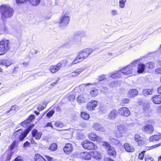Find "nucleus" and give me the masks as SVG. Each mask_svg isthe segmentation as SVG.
Listing matches in <instances>:
<instances>
[{"instance_id": "nucleus-1", "label": "nucleus", "mask_w": 161, "mask_h": 161, "mask_svg": "<svg viewBox=\"0 0 161 161\" xmlns=\"http://www.w3.org/2000/svg\"><path fill=\"white\" fill-rule=\"evenodd\" d=\"M0 12L2 19L5 20L7 18L12 17L14 13V10L8 5H2L0 6Z\"/></svg>"}, {"instance_id": "nucleus-2", "label": "nucleus", "mask_w": 161, "mask_h": 161, "mask_svg": "<svg viewBox=\"0 0 161 161\" xmlns=\"http://www.w3.org/2000/svg\"><path fill=\"white\" fill-rule=\"evenodd\" d=\"M10 49V42L8 40L0 41V55L5 54Z\"/></svg>"}, {"instance_id": "nucleus-3", "label": "nucleus", "mask_w": 161, "mask_h": 161, "mask_svg": "<svg viewBox=\"0 0 161 161\" xmlns=\"http://www.w3.org/2000/svg\"><path fill=\"white\" fill-rule=\"evenodd\" d=\"M92 50L90 48L84 49L79 52L78 55L83 60L89 56L92 52Z\"/></svg>"}, {"instance_id": "nucleus-4", "label": "nucleus", "mask_w": 161, "mask_h": 161, "mask_svg": "<svg viewBox=\"0 0 161 161\" xmlns=\"http://www.w3.org/2000/svg\"><path fill=\"white\" fill-rule=\"evenodd\" d=\"M82 145L84 148L89 150L95 149L97 147L92 142L86 140L83 141L82 143Z\"/></svg>"}, {"instance_id": "nucleus-5", "label": "nucleus", "mask_w": 161, "mask_h": 161, "mask_svg": "<svg viewBox=\"0 0 161 161\" xmlns=\"http://www.w3.org/2000/svg\"><path fill=\"white\" fill-rule=\"evenodd\" d=\"M69 20V17L66 14L61 16L59 23L60 26H65L68 24Z\"/></svg>"}, {"instance_id": "nucleus-6", "label": "nucleus", "mask_w": 161, "mask_h": 161, "mask_svg": "<svg viewBox=\"0 0 161 161\" xmlns=\"http://www.w3.org/2000/svg\"><path fill=\"white\" fill-rule=\"evenodd\" d=\"M98 105V102L97 101L92 100L87 103L86 108L89 110L92 111L95 110V108Z\"/></svg>"}, {"instance_id": "nucleus-7", "label": "nucleus", "mask_w": 161, "mask_h": 161, "mask_svg": "<svg viewBox=\"0 0 161 161\" xmlns=\"http://www.w3.org/2000/svg\"><path fill=\"white\" fill-rule=\"evenodd\" d=\"M34 126V124H32L28 128L26 129L24 132H22L19 136V140L20 141H22L26 136L27 134Z\"/></svg>"}, {"instance_id": "nucleus-8", "label": "nucleus", "mask_w": 161, "mask_h": 161, "mask_svg": "<svg viewBox=\"0 0 161 161\" xmlns=\"http://www.w3.org/2000/svg\"><path fill=\"white\" fill-rule=\"evenodd\" d=\"M78 157L80 158L85 160H90L91 159L90 152L88 153L86 152H78L77 153Z\"/></svg>"}, {"instance_id": "nucleus-9", "label": "nucleus", "mask_w": 161, "mask_h": 161, "mask_svg": "<svg viewBox=\"0 0 161 161\" xmlns=\"http://www.w3.org/2000/svg\"><path fill=\"white\" fill-rule=\"evenodd\" d=\"M89 96L86 93L80 94L77 98V101L79 103H85L89 100Z\"/></svg>"}, {"instance_id": "nucleus-10", "label": "nucleus", "mask_w": 161, "mask_h": 161, "mask_svg": "<svg viewBox=\"0 0 161 161\" xmlns=\"http://www.w3.org/2000/svg\"><path fill=\"white\" fill-rule=\"evenodd\" d=\"M81 36L80 34L77 33H75L74 36V38L71 39L69 42H67L66 46L67 45H71L75 43V42H78L81 40Z\"/></svg>"}, {"instance_id": "nucleus-11", "label": "nucleus", "mask_w": 161, "mask_h": 161, "mask_svg": "<svg viewBox=\"0 0 161 161\" xmlns=\"http://www.w3.org/2000/svg\"><path fill=\"white\" fill-rule=\"evenodd\" d=\"M142 130L145 133L151 134L154 131V129L152 125L147 124L142 127Z\"/></svg>"}, {"instance_id": "nucleus-12", "label": "nucleus", "mask_w": 161, "mask_h": 161, "mask_svg": "<svg viewBox=\"0 0 161 161\" xmlns=\"http://www.w3.org/2000/svg\"><path fill=\"white\" fill-rule=\"evenodd\" d=\"M119 111L120 114L125 117L128 116L130 114V110L126 107H123L120 108Z\"/></svg>"}, {"instance_id": "nucleus-13", "label": "nucleus", "mask_w": 161, "mask_h": 161, "mask_svg": "<svg viewBox=\"0 0 161 161\" xmlns=\"http://www.w3.org/2000/svg\"><path fill=\"white\" fill-rule=\"evenodd\" d=\"M93 128L95 130L100 132H104L105 131V129L103 125L97 123H95L93 124Z\"/></svg>"}, {"instance_id": "nucleus-14", "label": "nucleus", "mask_w": 161, "mask_h": 161, "mask_svg": "<svg viewBox=\"0 0 161 161\" xmlns=\"http://www.w3.org/2000/svg\"><path fill=\"white\" fill-rule=\"evenodd\" d=\"M121 71L122 73L124 75H126L130 74L132 71V66L130 65H129L124 68Z\"/></svg>"}, {"instance_id": "nucleus-15", "label": "nucleus", "mask_w": 161, "mask_h": 161, "mask_svg": "<svg viewBox=\"0 0 161 161\" xmlns=\"http://www.w3.org/2000/svg\"><path fill=\"white\" fill-rule=\"evenodd\" d=\"M135 141L137 142L138 144L140 146H142L144 144V141L143 140V138L141 137L140 134H136L134 136Z\"/></svg>"}, {"instance_id": "nucleus-16", "label": "nucleus", "mask_w": 161, "mask_h": 161, "mask_svg": "<svg viewBox=\"0 0 161 161\" xmlns=\"http://www.w3.org/2000/svg\"><path fill=\"white\" fill-rule=\"evenodd\" d=\"M91 157L92 156L96 159H101L102 158L101 153L97 151H94L90 152Z\"/></svg>"}, {"instance_id": "nucleus-17", "label": "nucleus", "mask_w": 161, "mask_h": 161, "mask_svg": "<svg viewBox=\"0 0 161 161\" xmlns=\"http://www.w3.org/2000/svg\"><path fill=\"white\" fill-rule=\"evenodd\" d=\"M117 111L115 109H113L109 113L108 118L110 119H114L117 117Z\"/></svg>"}, {"instance_id": "nucleus-18", "label": "nucleus", "mask_w": 161, "mask_h": 161, "mask_svg": "<svg viewBox=\"0 0 161 161\" xmlns=\"http://www.w3.org/2000/svg\"><path fill=\"white\" fill-rule=\"evenodd\" d=\"M32 134L33 137H35L36 139L39 140L42 135L41 132H38V130L36 129H34L32 130Z\"/></svg>"}, {"instance_id": "nucleus-19", "label": "nucleus", "mask_w": 161, "mask_h": 161, "mask_svg": "<svg viewBox=\"0 0 161 161\" xmlns=\"http://www.w3.org/2000/svg\"><path fill=\"white\" fill-rule=\"evenodd\" d=\"M64 151L65 153H71L73 150V147L72 145L70 143L66 144L64 148Z\"/></svg>"}, {"instance_id": "nucleus-20", "label": "nucleus", "mask_w": 161, "mask_h": 161, "mask_svg": "<svg viewBox=\"0 0 161 161\" xmlns=\"http://www.w3.org/2000/svg\"><path fill=\"white\" fill-rule=\"evenodd\" d=\"M117 130L121 135L125 134L126 132V127L123 125H120L117 126Z\"/></svg>"}, {"instance_id": "nucleus-21", "label": "nucleus", "mask_w": 161, "mask_h": 161, "mask_svg": "<svg viewBox=\"0 0 161 161\" xmlns=\"http://www.w3.org/2000/svg\"><path fill=\"white\" fill-rule=\"evenodd\" d=\"M152 101L155 104H159L161 103V96L155 95L153 97Z\"/></svg>"}, {"instance_id": "nucleus-22", "label": "nucleus", "mask_w": 161, "mask_h": 161, "mask_svg": "<svg viewBox=\"0 0 161 161\" xmlns=\"http://www.w3.org/2000/svg\"><path fill=\"white\" fill-rule=\"evenodd\" d=\"M138 93L136 89H131L128 92L127 95L129 97H133L136 96Z\"/></svg>"}, {"instance_id": "nucleus-23", "label": "nucleus", "mask_w": 161, "mask_h": 161, "mask_svg": "<svg viewBox=\"0 0 161 161\" xmlns=\"http://www.w3.org/2000/svg\"><path fill=\"white\" fill-rule=\"evenodd\" d=\"M60 64H58L56 65L50 67V69L51 72L54 73L57 72L60 68Z\"/></svg>"}, {"instance_id": "nucleus-24", "label": "nucleus", "mask_w": 161, "mask_h": 161, "mask_svg": "<svg viewBox=\"0 0 161 161\" xmlns=\"http://www.w3.org/2000/svg\"><path fill=\"white\" fill-rule=\"evenodd\" d=\"M124 146L126 151L128 152H132L134 150V148L128 143H125Z\"/></svg>"}, {"instance_id": "nucleus-25", "label": "nucleus", "mask_w": 161, "mask_h": 161, "mask_svg": "<svg viewBox=\"0 0 161 161\" xmlns=\"http://www.w3.org/2000/svg\"><path fill=\"white\" fill-rule=\"evenodd\" d=\"M122 72L121 70H119L117 71L114 72L110 73L111 77L113 78H116L120 77L121 76Z\"/></svg>"}, {"instance_id": "nucleus-26", "label": "nucleus", "mask_w": 161, "mask_h": 161, "mask_svg": "<svg viewBox=\"0 0 161 161\" xmlns=\"http://www.w3.org/2000/svg\"><path fill=\"white\" fill-rule=\"evenodd\" d=\"M108 152L110 156L114 157L116 155V152L115 150L113 147H110L108 149Z\"/></svg>"}, {"instance_id": "nucleus-27", "label": "nucleus", "mask_w": 161, "mask_h": 161, "mask_svg": "<svg viewBox=\"0 0 161 161\" xmlns=\"http://www.w3.org/2000/svg\"><path fill=\"white\" fill-rule=\"evenodd\" d=\"M145 69H146L145 64H140L138 65L137 72L139 73H143Z\"/></svg>"}, {"instance_id": "nucleus-28", "label": "nucleus", "mask_w": 161, "mask_h": 161, "mask_svg": "<svg viewBox=\"0 0 161 161\" xmlns=\"http://www.w3.org/2000/svg\"><path fill=\"white\" fill-rule=\"evenodd\" d=\"M155 63L153 62H149L147 63L145 65L146 68L148 70L151 69L155 67Z\"/></svg>"}, {"instance_id": "nucleus-29", "label": "nucleus", "mask_w": 161, "mask_h": 161, "mask_svg": "<svg viewBox=\"0 0 161 161\" xmlns=\"http://www.w3.org/2000/svg\"><path fill=\"white\" fill-rule=\"evenodd\" d=\"M85 138V136L83 133L81 131H78L76 133V138L77 139L83 140Z\"/></svg>"}, {"instance_id": "nucleus-30", "label": "nucleus", "mask_w": 161, "mask_h": 161, "mask_svg": "<svg viewBox=\"0 0 161 161\" xmlns=\"http://www.w3.org/2000/svg\"><path fill=\"white\" fill-rule=\"evenodd\" d=\"M153 92V90L152 89H144L142 90V93L145 96L151 95Z\"/></svg>"}, {"instance_id": "nucleus-31", "label": "nucleus", "mask_w": 161, "mask_h": 161, "mask_svg": "<svg viewBox=\"0 0 161 161\" xmlns=\"http://www.w3.org/2000/svg\"><path fill=\"white\" fill-rule=\"evenodd\" d=\"M35 161H46L43 157L39 154H36L34 157Z\"/></svg>"}, {"instance_id": "nucleus-32", "label": "nucleus", "mask_w": 161, "mask_h": 161, "mask_svg": "<svg viewBox=\"0 0 161 161\" xmlns=\"http://www.w3.org/2000/svg\"><path fill=\"white\" fill-rule=\"evenodd\" d=\"M30 4L34 6H36L40 3L41 0H28Z\"/></svg>"}, {"instance_id": "nucleus-33", "label": "nucleus", "mask_w": 161, "mask_h": 161, "mask_svg": "<svg viewBox=\"0 0 161 161\" xmlns=\"http://www.w3.org/2000/svg\"><path fill=\"white\" fill-rule=\"evenodd\" d=\"M35 119V115L33 114L31 115L25 121H23V124L24 123H28V122H29L30 123L32 122Z\"/></svg>"}, {"instance_id": "nucleus-34", "label": "nucleus", "mask_w": 161, "mask_h": 161, "mask_svg": "<svg viewBox=\"0 0 161 161\" xmlns=\"http://www.w3.org/2000/svg\"><path fill=\"white\" fill-rule=\"evenodd\" d=\"M161 136L159 135H154L151 136L149 138L150 141H154L158 140L160 139Z\"/></svg>"}, {"instance_id": "nucleus-35", "label": "nucleus", "mask_w": 161, "mask_h": 161, "mask_svg": "<svg viewBox=\"0 0 161 161\" xmlns=\"http://www.w3.org/2000/svg\"><path fill=\"white\" fill-rule=\"evenodd\" d=\"M83 60L77 54L76 57L75 58L74 61L72 62V64H77L81 61Z\"/></svg>"}, {"instance_id": "nucleus-36", "label": "nucleus", "mask_w": 161, "mask_h": 161, "mask_svg": "<svg viewBox=\"0 0 161 161\" xmlns=\"http://www.w3.org/2000/svg\"><path fill=\"white\" fill-rule=\"evenodd\" d=\"M81 116L82 118L86 120L88 119L90 117V116L89 114L84 112H81Z\"/></svg>"}, {"instance_id": "nucleus-37", "label": "nucleus", "mask_w": 161, "mask_h": 161, "mask_svg": "<svg viewBox=\"0 0 161 161\" xmlns=\"http://www.w3.org/2000/svg\"><path fill=\"white\" fill-rule=\"evenodd\" d=\"M89 138L92 140L95 141L97 135L94 133L91 132L89 133L88 135Z\"/></svg>"}, {"instance_id": "nucleus-38", "label": "nucleus", "mask_w": 161, "mask_h": 161, "mask_svg": "<svg viewBox=\"0 0 161 161\" xmlns=\"http://www.w3.org/2000/svg\"><path fill=\"white\" fill-rule=\"evenodd\" d=\"M126 0H119V6L120 8H124L125 7Z\"/></svg>"}, {"instance_id": "nucleus-39", "label": "nucleus", "mask_w": 161, "mask_h": 161, "mask_svg": "<svg viewBox=\"0 0 161 161\" xmlns=\"http://www.w3.org/2000/svg\"><path fill=\"white\" fill-rule=\"evenodd\" d=\"M57 148V145L55 143L52 144L49 147V149L52 151H55Z\"/></svg>"}, {"instance_id": "nucleus-40", "label": "nucleus", "mask_w": 161, "mask_h": 161, "mask_svg": "<svg viewBox=\"0 0 161 161\" xmlns=\"http://www.w3.org/2000/svg\"><path fill=\"white\" fill-rule=\"evenodd\" d=\"M64 125L61 121H58L56 122L55 123V126L59 127L62 128L64 126Z\"/></svg>"}, {"instance_id": "nucleus-41", "label": "nucleus", "mask_w": 161, "mask_h": 161, "mask_svg": "<svg viewBox=\"0 0 161 161\" xmlns=\"http://www.w3.org/2000/svg\"><path fill=\"white\" fill-rule=\"evenodd\" d=\"M98 93V90L96 88H94L90 92V94L92 96L95 97L97 95Z\"/></svg>"}, {"instance_id": "nucleus-42", "label": "nucleus", "mask_w": 161, "mask_h": 161, "mask_svg": "<svg viewBox=\"0 0 161 161\" xmlns=\"http://www.w3.org/2000/svg\"><path fill=\"white\" fill-rule=\"evenodd\" d=\"M85 69L83 68L78 69L74 71L76 76L79 75L80 73L84 70Z\"/></svg>"}, {"instance_id": "nucleus-43", "label": "nucleus", "mask_w": 161, "mask_h": 161, "mask_svg": "<svg viewBox=\"0 0 161 161\" xmlns=\"http://www.w3.org/2000/svg\"><path fill=\"white\" fill-rule=\"evenodd\" d=\"M144 111L147 114H149L151 111L149 106H147L146 107L144 106L143 108Z\"/></svg>"}, {"instance_id": "nucleus-44", "label": "nucleus", "mask_w": 161, "mask_h": 161, "mask_svg": "<svg viewBox=\"0 0 161 161\" xmlns=\"http://www.w3.org/2000/svg\"><path fill=\"white\" fill-rule=\"evenodd\" d=\"M67 64V61L66 60H64L60 61L58 64H60V67L61 68L62 66H65Z\"/></svg>"}, {"instance_id": "nucleus-45", "label": "nucleus", "mask_w": 161, "mask_h": 161, "mask_svg": "<svg viewBox=\"0 0 161 161\" xmlns=\"http://www.w3.org/2000/svg\"><path fill=\"white\" fill-rule=\"evenodd\" d=\"M54 113V110H52L48 112L46 114V116L48 118L52 117Z\"/></svg>"}, {"instance_id": "nucleus-46", "label": "nucleus", "mask_w": 161, "mask_h": 161, "mask_svg": "<svg viewBox=\"0 0 161 161\" xmlns=\"http://www.w3.org/2000/svg\"><path fill=\"white\" fill-rule=\"evenodd\" d=\"M118 82L117 81H113L111 83L109 84V86L111 87H116L118 85Z\"/></svg>"}, {"instance_id": "nucleus-47", "label": "nucleus", "mask_w": 161, "mask_h": 161, "mask_svg": "<svg viewBox=\"0 0 161 161\" xmlns=\"http://www.w3.org/2000/svg\"><path fill=\"white\" fill-rule=\"evenodd\" d=\"M106 77V75L105 74L102 75H101L98 76V79L99 81H101L103 80L104 79H105Z\"/></svg>"}, {"instance_id": "nucleus-48", "label": "nucleus", "mask_w": 161, "mask_h": 161, "mask_svg": "<svg viewBox=\"0 0 161 161\" xmlns=\"http://www.w3.org/2000/svg\"><path fill=\"white\" fill-rule=\"evenodd\" d=\"M111 14L112 16H114L118 14V11L116 10H112L111 11Z\"/></svg>"}, {"instance_id": "nucleus-49", "label": "nucleus", "mask_w": 161, "mask_h": 161, "mask_svg": "<svg viewBox=\"0 0 161 161\" xmlns=\"http://www.w3.org/2000/svg\"><path fill=\"white\" fill-rule=\"evenodd\" d=\"M22 131H23V130L22 129H19V130H17V131H15L14 132V135L15 136L17 135H18L19 136L20 134L21 133H22Z\"/></svg>"}, {"instance_id": "nucleus-50", "label": "nucleus", "mask_w": 161, "mask_h": 161, "mask_svg": "<svg viewBox=\"0 0 161 161\" xmlns=\"http://www.w3.org/2000/svg\"><path fill=\"white\" fill-rule=\"evenodd\" d=\"M95 141H96L98 143H100L102 142L103 138L101 137L97 136L96 139Z\"/></svg>"}, {"instance_id": "nucleus-51", "label": "nucleus", "mask_w": 161, "mask_h": 161, "mask_svg": "<svg viewBox=\"0 0 161 161\" xmlns=\"http://www.w3.org/2000/svg\"><path fill=\"white\" fill-rule=\"evenodd\" d=\"M145 152V151H143L140 153L138 156V158L140 159H142L144 156V154Z\"/></svg>"}, {"instance_id": "nucleus-52", "label": "nucleus", "mask_w": 161, "mask_h": 161, "mask_svg": "<svg viewBox=\"0 0 161 161\" xmlns=\"http://www.w3.org/2000/svg\"><path fill=\"white\" fill-rule=\"evenodd\" d=\"M13 153H11L8 154L6 159V161H9L11 160V157L13 155Z\"/></svg>"}, {"instance_id": "nucleus-53", "label": "nucleus", "mask_w": 161, "mask_h": 161, "mask_svg": "<svg viewBox=\"0 0 161 161\" xmlns=\"http://www.w3.org/2000/svg\"><path fill=\"white\" fill-rule=\"evenodd\" d=\"M26 1H28V0H16V3L18 5L23 3Z\"/></svg>"}, {"instance_id": "nucleus-54", "label": "nucleus", "mask_w": 161, "mask_h": 161, "mask_svg": "<svg viewBox=\"0 0 161 161\" xmlns=\"http://www.w3.org/2000/svg\"><path fill=\"white\" fill-rule=\"evenodd\" d=\"M122 101L124 104H126L129 102L130 100L128 98H124L122 99Z\"/></svg>"}, {"instance_id": "nucleus-55", "label": "nucleus", "mask_w": 161, "mask_h": 161, "mask_svg": "<svg viewBox=\"0 0 161 161\" xmlns=\"http://www.w3.org/2000/svg\"><path fill=\"white\" fill-rule=\"evenodd\" d=\"M14 161H24V160L21 158V157L18 156L14 159Z\"/></svg>"}, {"instance_id": "nucleus-56", "label": "nucleus", "mask_w": 161, "mask_h": 161, "mask_svg": "<svg viewBox=\"0 0 161 161\" xmlns=\"http://www.w3.org/2000/svg\"><path fill=\"white\" fill-rule=\"evenodd\" d=\"M28 123H24L23 124V121L21 123V125L24 127H26L28 125H29L31 123L29 122H28Z\"/></svg>"}, {"instance_id": "nucleus-57", "label": "nucleus", "mask_w": 161, "mask_h": 161, "mask_svg": "<svg viewBox=\"0 0 161 161\" xmlns=\"http://www.w3.org/2000/svg\"><path fill=\"white\" fill-rule=\"evenodd\" d=\"M102 145L106 147H108L110 146V144L107 142H103Z\"/></svg>"}, {"instance_id": "nucleus-58", "label": "nucleus", "mask_w": 161, "mask_h": 161, "mask_svg": "<svg viewBox=\"0 0 161 161\" xmlns=\"http://www.w3.org/2000/svg\"><path fill=\"white\" fill-rule=\"evenodd\" d=\"M30 145V144L29 142L28 141H26L25 143L23 144V147H29Z\"/></svg>"}, {"instance_id": "nucleus-59", "label": "nucleus", "mask_w": 161, "mask_h": 161, "mask_svg": "<svg viewBox=\"0 0 161 161\" xmlns=\"http://www.w3.org/2000/svg\"><path fill=\"white\" fill-rule=\"evenodd\" d=\"M16 145V142L15 141H14L13 143L11 144L10 146V149L11 150H13L15 146Z\"/></svg>"}, {"instance_id": "nucleus-60", "label": "nucleus", "mask_w": 161, "mask_h": 161, "mask_svg": "<svg viewBox=\"0 0 161 161\" xmlns=\"http://www.w3.org/2000/svg\"><path fill=\"white\" fill-rule=\"evenodd\" d=\"M15 105L12 106L11 107L10 109L8 111H7L6 112V114H8L11 111H12L13 110H15Z\"/></svg>"}, {"instance_id": "nucleus-61", "label": "nucleus", "mask_w": 161, "mask_h": 161, "mask_svg": "<svg viewBox=\"0 0 161 161\" xmlns=\"http://www.w3.org/2000/svg\"><path fill=\"white\" fill-rule=\"evenodd\" d=\"M160 145H161V143L157 144L156 145H153V146H152L151 147H149L150 148V149L155 148L156 147H158L160 146Z\"/></svg>"}, {"instance_id": "nucleus-62", "label": "nucleus", "mask_w": 161, "mask_h": 161, "mask_svg": "<svg viewBox=\"0 0 161 161\" xmlns=\"http://www.w3.org/2000/svg\"><path fill=\"white\" fill-rule=\"evenodd\" d=\"M155 72L158 74H161V68L157 69H156Z\"/></svg>"}, {"instance_id": "nucleus-63", "label": "nucleus", "mask_w": 161, "mask_h": 161, "mask_svg": "<svg viewBox=\"0 0 161 161\" xmlns=\"http://www.w3.org/2000/svg\"><path fill=\"white\" fill-rule=\"evenodd\" d=\"M104 161H114L113 160L109 157H105L104 158Z\"/></svg>"}, {"instance_id": "nucleus-64", "label": "nucleus", "mask_w": 161, "mask_h": 161, "mask_svg": "<svg viewBox=\"0 0 161 161\" xmlns=\"http://www.w3.org/2000/svg\"><path fill=\"white\" fill-rule=\"evenodd\" d=\"M145 161H153V159L152 157L149 158L148 157V158H145Z\"/></svg>"}]
</instances>
